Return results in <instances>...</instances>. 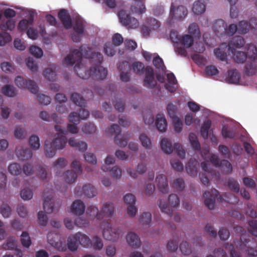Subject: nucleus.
Instances as JSON below:
<instances>
[{
  "mask_svg": "<svg viewBox=\"0 0 257 257\" xmlns=\"http://www.w3.org/2000/svg\"><path fill=\"white\" fill-rule=\"evenodd\" d=\"M82 58V53L77 49H74L64 58L63 64L64 66H72L76 63L74 67L75 71L77 75L82 79H86L91 76L94 79L103 80L106 77L107 70L106 68L101 66H97L88 70L81 63Z\"/></svg>",
  "mask_w": 257,
  "mask_h": 257,
  "instance_id": "f257e3e1",
  "label": "nucleus"
},
{
  "mask_svg": "<svg viewBox=\"0 0 257 257\" xmlns=\"http://www.w3.org/2000/svg\"><path fill=\"white\" fill-rule=\"evenodd\" d=\"M67 142L66 136L57 134L52 141L47 140L45 142L44 152L46 157L53 158L56 154V150L63 149Z\"/></svg>",
  "mask_w": 257,
  "mask_h": 257,
  "instance_id": "f03ea898",
  "label": "nucleus"
},
{
  "mask_svg": "<svg viewBox=\"0 0 257 257\" xmlns=\"http://www.w3.org/2000/svg\"><path fill=\"white\" fill-rule=\"evenodd\" d=\"M248 53V60L244 68V73L248 76L255 75L257 72V48L252 44L245 45Z\"/></svg>",
  "mask_w": 257,
  "mask_h": 257,
  "instance_id": "7ed1b4c3",
  "label": "nucleus"
},
{
  "mask_svg": "<svg viewBox=\"0 0 257 257\" xmlns=\"http://www.w3.org/2000/svg\"><path fill=\"white\" fill-rule=\"evenodd\" d=\"M86 212L88 215L95 216L98 220L104 217L110 218L114 213V206L112 203H106L99 211L96 206L90 205L87 207Z\"/></svg>",
  "mask_w": 257,
  "mask_h": 257,
  "instance_id": "20e7f679",
  "label": "nucleus"
},
{
  "mask_svg": "<svg viewBox=\"0 0 257 257\" xmlns=\"http://www.w3.org/2000/svg\"><path fill=\"white\" fill-rule=\"evenodd\" d=\"M160 145L162 150L166 154H170L174 150L181 159L184 158L185 152L180 144L175 143L174 147H173L170 140L166 138H163L161 140Z\"/></svg>",
  "mask_w": 257,
  "mask_h": 257,
  "instance_id": "39448f33",
  "label": "nucleus"
},
{
  "mask_svg": "<svg viewBox=\"0 0 257 257\" xmlns=\"http://www.w3.org/2000/svg\"><path fill=\"white\" fill-rule=\"evenodd\" d=\"M121 130L119 126L117 124L111 125L106 130V134L111 135H115L114 142L120 147H125L127 144V141L130 137L127 135L121 136Z\"/></svg>",
  "mask_w": 257,
  "mask_h": 257,
  "instance_id": "423d86ee",
  "label": "nucleus"
},
{
  "mask_svg": "<svg viewBox=\"0 0 257 257\" xmlns=\"http://www.w3.org/2000/svg\"><path fill=\"white\" fill-rule=\"evenodd\" d=\"M187 14L188 11L186 7L182 5L176 7L174 3H172L168 23L169 25H171L174 20L181 21Z\"/></svg>",
  "mask_w": 257,
  "mask_h": 257,
  "instance_id": "0eeeda50",
  "label": "nucleus"
},
{
  "mask_svg": "<svg viewBox=\"0 0 257 257\" xmlns=\"http://www.w3.org/2000/svg\"><path fill=\"white\" fill-rule=\"evenodd\" d=\"M240 239L239 249L241 250L244 249L247 252V257H256L257 250L250 247V245H252L254 247L257 246V243L254 241V238H252L251 241L249 238H246L245 234L242 233Z\"/></svg>",
  "mask_w": 257,
  "mask_h": 257,
  "instance_id": "6e6552de",
  "label": "nucleus"
},
{
  "mask_svg": "<svg viewBox=\"0 0 257 257\" xmlns=\"http://www.w3.org/2000/svg\"><path fill=\"white\" fill-rule=\"evenodd\" d=\"M168 201L169 204H166L164 201L160 200L159 202V206L162 212L171 215L173 212L172 207L178 206L179 205L180 199L176 194H172L169 195Z\"/></svg>",
  "mask_w": 257,
  "mask_h": 257,
  "instance_id": "1a4fd4ad",
  "label": "nucleus"
},
{
  "mask_svg": "<svg viewBox=\"0 0 257 257\" xmlns=\"http://www.w3.org/2000/svg\"><path fill=\"white\" fill-rule=\"evenodd\" d=\"M103 229V236L106 240L115 241H116L120 233L118 228H112L108 222H103L101 225Z\"/></svg>",
  "mask_w": 257,
  "mask_h": 257,
  "instance_id": "9d476101",
  "label": "nucleus"
},
{
  "mask_svg": "<svg viewBox=\"0 0 257 257\" xmlns=\"http://www.w3.org/2000/svg\"><path fill=\"white\" fill-rule=\"evenodd\" d=\"M118 16L121 23L128 28L135 29L139 26L138 20L130 16L126 11L120 10L118 13Z\"/></svg>",
  "mask_w": 257,
  "mask_h": 257,
  "instance_id": "9b49d317",
  "label": "nucleus"
},
{
  "mask_svg": "<svg viewBox=\"0 0 257 257\" xmlns=\"http://www.w3.org/2000/svg\"><path fill=\"white\" fill-rule=\"evenodd\" d=\"M16 85L22 89H28L32 93L36 94L38 91V86L33 80L25 79L23 77L18 76L15 80Z\"/></svg>",
  "mask_w": 257,
  "mask_h": 257,
  "instance_id": "f8f14e48",
  "label": "nucleus"
},
{
  "mask_svg": "<svg viewBox=\"0 0 257 257\" xmlns=\"http://www.w3.org/2000/svg\"><path fill=\"white\" fill-rule=\"evenodd\" d=\"M48 242L59 251H64L66 246L60 240V234L55 231L49 232L47 234Z\"/></svg>",
  "mask_w": 257,
  "mask_h": 257,
  "instance_id": "ddd939ff",
  "label": "nucleus"
},
{
  "mask_svg": "<svg viewBox=\"0 0 257 257\" xmlns=\"http://www.w3.org/2000/svg\"><path fill=\"white\" fill-rule=\"evenodd\" d=\"M203 196L205 198L204 200L205 205L209 209L214 208L216 199H219L220 201L223 200L219 192L215 189L212 190L211 192L208 191H205L203 194Z\"/></svg>",
  "mask_w": 257,
  "mask_h": 257,
  "instance_id": "4468645a",
  "label": "nucleus"
},
{
  "mask_svg": "<svg viewBox=\"0 0 257 257\" xmlns=\"http://www.w3.org/2000/svg\"><path fill=\"white\" fill-rule=\"evenodd\" d=\"M79 50L82 53V56L91 60L94 64H100L103 61L102 55L100 52H92V49L90 47H87L83 50V47L81 46Z\"/></svg>",
  "mask_w": 257,
  "mask_h": 257,
  "instance_id": "2eb2a0df",
  "label": "nucleus"
},
{
  "mask_svg": "<svg viewBox=\"0 0 257 257\" xmlns=\"http://www.w3.org/2000/svg\"><path fill=\"white\" fill-rule=\"evenodd\" d=\"M50 194L47 197H44V201L43 203V208L47 213L50 214L53 212H57L60 208L59 204H55L53 201V196L52 195V190L49 191Z\"/></svg>",
  "mask_w": 257,
  "mask_h": 257,
  "instance_id": "dca6fc26",
  "label": "nucleus"
},
{
  "mask_svg": "<svg viewBox=\"0 0 257 257\" xmlns=\"http://www.w3.org/2000/svg\"><path fill=\"white\" fill-rule=\"evenodd\" d=\"M157 81L155 78L153 68L147 66L145 68V76L144 79V86L148 88H154L157 85Z\"/></svg>",
  "mask_w": 257,
  "mask_h": 257,
  "instance_id": "f3484780",
  "label": "nucleus"
},
{
  "mask_svg": "<svg viewBox=\"0 0 257 257\" xmlns=\"http://www.w3.org/2000/svg\"><path fill=\"white\" fill-rule=\"evenodd\" d=\"M75 194L77 196L84 195L89 198H92L96 195L95 188L90 184L83 186L82 187L78 186L75 189Z\"/></svg>",
  "mask_w": 257,
  "mask_h": 257,
  "instance_id": "a211bd4d",
  "label": "nucleus"
},
{
  "mask_svg": "<svg viewBox=\"0 0 257 257\" xmlns=\"http://www.w3.org/2000/svg\"><path fill=\"white\" fill-rule=\"evenodd\" d=\"M58 17L65 29H69L72 27V19L67 10H61Z\"/></svg>",
  "mask_w": 257,
  "mask_h": 257,
  "instance_id": "6ab92c4d",
  "label": "nucleus"
},
{
  "mask_svg": "<svg viewBox=\"0 0 257 257\" xmlns=\"http://www.w3.org/2000/svg\"><path fill=\"white\" fill-rule=\"evenodd\" d=\"M34 13L33 12H30L28 19H23L21 20L18 25V30L21 32L27 31L29 27L32 25L34 22Z\"/></svg>",
  "mask_w": 257,
  "mask_h": 257,
  "instance_id": "aec40b11",
  "label": "nucleus"
},
{
  "mask_svg": "<svg viewBox=\"0 0 257 257\" xmlns=\"http://www.w3.org/2000/svg\"><path fill=\"white\" fill-rule=\"evenodd\" d=\"M245 44V41L241 36H237L233 37L227 44L228 48V50L231 52H233V50H235L237 48H241Z\"/></svg>",
  "mask_w": 257,
  "mask_h": 257,
  "instance_id": "412c9836",
  "label": "nucleus"
},
{
  "mask_svg": "<svg viewBox=\"0 0 257 257\" xmlns=\"http://www.w3.org/2000/svg\"><path fill=\"white\" fill-rule=\"evenodd\" d=\"M158 188L163 193H167L169 190L168 180L166 176L163 174L158 175L156 178Z\"/></svg>",
  "mask_w": 257,
  "mask_h": 257,
  "instance_id": "4be33fe9",
  "label": "nucleus"
},
{
  "mask_svg": "<svg viewBox=\"0 0 257 257\" xmlns=\"http://www.w3.org/2000/svg\"><path fill=\"white\" fill-rule=\"evenodd\" d=\"M85 206L84 203L79 199L74 201L71 207L72 213L78 216L82 215L85 211Z\"/></svg>",
  "mask_w": 257,
  "mask_h": 257,
  "instance_id": "5701e85b",
  "label": "nucleus"
},
{
  "mask_svg": "<svg viewBox=\"0 0 257 257\" xmlns=\"http://www.w3.org/2000/svg\"><path fill=\"white\" fill-rule=\"evenodd\" d=\"M126 241L130 246L134 248H139L141 241L139 236L134 232H129L126 236Z\"/></svg>",
  "mask_w": 257,
  "mask_h": 257,
  "instance_id": "b1692460",
  "label": "nucleus"
},
{
  "mask_svg": "<svg viewBox=\"0 0 257 257\" xmlns=\"http://www.w3.org/2000/svg\"><path fill=\"white\" fill-rule=\"evenodd\" d=\"M228 46L226 43L222 44L219 48H215L214 53L216 57L221 61H225L227 59L226 52Z\"/></svg>",
  "mask_w": 257,
  "mask_h": 257,
  "instance_id": "393cba45",
  "label": "nucleus"
},
{
  "mask_svg": "<svg viewBox=\"0 0 257 257\" xmlns=\"http://www.w3.org/2000/svg\"><path fill=\"white\" fill-rule=\"evenodd\" d=\"M156 125L158 131L160 132H165L167 130V122L165 115L163 114H158L156 116Z\"/></svg>",
  "mask_w": 257,
  "mask_h": 257,
  "instance_id": "a878e982",
  "label": "nucleus"
},
{
  "mask_svg": "<svg viewBox=\"0 0 257 257\" xmlns=\"http://www.w3.org/2000/svg\"><path fill=\"white\" fill-rule=\"evenodd\" d=\"M77 233L69 236L67 238V247L69 250L75 251L79 246V240Z\"/></svg>",
  "mask_w": 257,
  "mask_h": 257,
  "instance_id": "bb28decb",
  "label": "nucleus"
},
{
  "mask_svg": "<svg viewBox=\"0 0 257 257\" xmlns=\"http://www.w3.org/2000/svg\"><path fill=\"white\" fill-rule=\"evenodd\" d=\"M16 154L20 160L27 161L31 159L33 156L32 150L29 148L16 150Z\"/></svg>",
  "mask_w": 257,
  "mask_h": 257,
  "instance_id": "cd10ccee",
  "label": "nucleus"
},
{
  "mask_svg": "<svg viewBox=\"0 0 257 257\" xmlns=\"http://www.w3.org/2000/svg\"><path fill=\"white\" fill-rule=\"evenodd\" d=\"M56 66L55 64L50 65V67L45 69L44 71V76L49 81H55L57 77L56 73Z\"/></svg>",
  "mask_w": 257,
  "mask_h": 257,
  "instance_id": "c85d7f7f",
  "label": "nucleus"
},
{
  "mask_svg": "<svg viewBox=\"0 0 257 257\" xmlns=\"http://www.w3.org/2000/svg\"><path fill=\"white\" fill-rule=\"evenodd\" d=\"M240 79V75L236 69H231L228 71L227 81L229 83L236 84Z\"/></svg>",
  "mask_w": 257,
  "mask_h": 257,
  "instance_id": "c756f323",
  "label": "nucleus"
},
{
  "mask_svg": "<svg viewBox=\"0 0 257 257\" xmlns=\"http://www.w3.org/2000/svg\"><path fill=\"white\" fill-rule=\"evenodd\" d=\"M233 54V60L237 63H243L248 58V53L244 52L233 50V52H231Z\"/></svg>",
  "mask_w": 257,
  "mask_h": 257,
  "instance_id": "7c9ffc66",
  "label": "nucleus"
},
{
  "mask_svg": "<svg viewBox=\"0 0 257 257\" xmlns=\"http://www.w3.org/2000/svg\"><path fill=\"white\" fill-rule=\"evenodd\" d=\"M68 143L70 146L75 148L81 152H84L87 148V144L83 141H76L73 138L69 139Z\"/></svg>",
  "mask_w": 257,
  "mask_h": 257,
  "instance_id": "2f4dec72",
  "label": "nucleus"
},
{
  "mask_svg": "<svg viewBox=\"0 0 257 257\" xmlns=\"http://www.w3.org/2000/svg\"><path fill=\"white\" fill-rule=\"evenodd\" d=\"M206 10V6L203 2L200 1H195L193 5L192 10L193 13L196 15L203 14Z\"/></svg>",
  "mask_w": 257,
  "mask_h": 257,
  "instance_id": "473e14b6",
  "label": "nucleus"
},
{
  "mask_svg": "<svg viewBox=\"0 0 257 257\" xmlns=\"http://www.w3.org/2000/svg\"><path fill=\"white\" fill-rule=\"evenodd\" d=\"M77 234L78 235L79 244L86 248L92 247V243L89 237L80 232H77Z\"/></svg>",
  "mask_w": 257,
  "mask_h": 257,
  "instance_id": "72a5a7b5",
  "label": "nucleus"
},
{
  "mask_svg": "<svg viewBox=\"0 0 257 257\" xmlns=\"http://www.w3.org/2000/svg\"><path fill=\"white\" fill-rule=\"evenodd\" d=\"M198 162L195 159H190L186 166V170L187 173L190 175H194L197 174L196 166Z\"/></svg>",
  "mask_w": 257,
  "mask_h": 257,
  "instance_id": "f704fd0d",
  "label": "nucleus"
},
{
  "mask_svg": "<svg viewBox=\"0 0 257 257\" xmlns=\"http://www.w3.org/2000/svg\"><path fill=\"white\" fill-rule=\"evenodd\" d=\"M2 246L5 250H14L17 246V240L15 237L10 236L3 243Z\"/></svg>",
  "mask_w": 257,
  "mask_h": 257,
  "instance_id": "c9c22d12",
  "label": "nucleus"
},
{
  "mask_svg": "<svg viewBox=\"0 0 257 257\" xmlns=\"http://www.w3.org/2000/svg\"><path fill=\"white\" fill-rule=\"evenodd\" d=\"M71 100L76 105H78L81 107L86 106V100L83 97L78 93H73L71 95Z\"/></svg>",
  "mask_w": 257,
  "mask_h": 257,
  "instance_id": "e433bc0d",
  "label": "nucleus"
},
{
  "mask_svg": "<svg viewBox=\"0 0 257 257\" xmlns=\"http://www.w3.org/2000/svg\"><path fill=\"white\" fill-rule=\"evenodd\" d=\"M136 6H132L131 10L133 12L142 14L145 12L146 8L144 3V0H135Z\"/></svg>",
  "mask_w": 257,
  "mask_h": 257,
  "instance_id": "4c0bfd02",
  "label": "nucleus"
},
{
  "mask_svg": "<svg viewBox=\"0 0 257 257\" xmlns=\"http://www.w3.org/2000/svg\"><path fill=\"white\" fill-rule=\"evenodd\" d=\"M213 28L215 32L225 33L227 30V24L222 19H218L214 23Z\"/></svg>",
  "mask_w": 257,
  "mask_h": 257,
  "instance_id": "58836bf2",
  "label": "nucleus"
},
{
  "mask_svg": "<svg viewBox=\"0 0 257 257\" xmlns=\"http://www.w3.org/2000/svg\"><path fill=\"white\" fill-rule=\"evenodd\" d=\"M15 27V21L12 19H9L6 22L3 21L0 24V29L3 31H12Z\"/></svg>",
  "mask_w": 257,
  "mask_h": 257,
  "instance_id": "ea45409f",
  "label": "nucleus"
},
{
  "mask_svg": "<svg viewBox=\"0 0 257 257\" xmlns=\"http://www.w3.org/2000/svg\"><path fill=\"white\" fill-rule=\"evenodd\" d=\"M133 72L136 74L142 75L145 72V68L144 64L139 61L134 62L131 66Z\"/></svg>",
  "mask_w": 257,
  "mask_h": 257,
  "instance_id": "a19ab883",
  "label": "nucleus"
},
{
  "mask_svg": "<svg viewBox=\"0 0 257 257\" xmlns=\"http://www.w3.org/2000/svg\"><path fill=\"white\" fill-rule=\"evenodd\" d=\"M2 92L6 96L13 97L16 95L17 90L14 86L7 84L3 87Z\"/></svg>",
  "mask_w": 257,
  "mask_h": 257,
  "instance_id": "79ce46f5",
  "label": "nucleus"
},
{
  "mask_svg": "<svg viewBox=\"0 0 257 257\" xmlns=\"http://www.w3.org/2000/svg\"><path fill=\"white\" fill-rule=\"evenodd\" d=\"M77 178L76 172L72 170L67 171L64 174V179L66 182L72 184L75 181Z\"/></svg>",
  "mask_w": 257,
  "mask_h": 257,
  "instance_id": "37998d69",
  "label": "nucleus"
},
{
  "mask_svg": "<svg viewBox=\"0 0 257 257\" xmlns=\"http://www.w3.org/2000/svg\"><path fill=\"white\" fill-rule=\"evenodd\" d=\"M194 39L192 36L189 35H185L180 38L179 44H181L186 48H189L193 44Z\"/></svg>",
  "mask_w": 257,
  "mask_h": 257,
  "instance_id": "c03bdc74",
  "label": "nucleus"
},
{
  "mask_svg": "<svg viewBox=\"0 0 257 257\" xmlns=\"http://www.w3.org/2000/svg\"><path fill=\"white\" fill-rule=\"evenodd\" d=\"M21 242L23 247L28 248L32 244L31 238L27 231H23L21 235Z\"/></svg>",
  "mask_w": 257,
  "mask_h": 257,
  "instance_id": "a18cd8bd",
  "label": "nucleus"
},
{
  "mask_svg": "<svg viewBox=\"0 0 257 257\" xmlns=\"http://www.w3.org/2000/svg\"><path fill=\"white\" fill-rule=\"evenodd\" d=\"M250 29V25L246 21L242 20L238 25V33L240 34L247 33Z\"/></svg>",
  "mask_w": 257,
  "mask_h": 257,
  "instance_id": "49530a36",
  "label": "nucleus"
},
{
  "mask_svg": "<svg viewBox=\"0 0 257 257\" xmlns=\"http://www.w3.org/2000/svg\"><path fill=\"white\" fill-rule=\"evenodd\" d=\"M211 121L208 119L205 121L201 126L200 132L202 137L204 139H207L208 137V131L211 126Z\"/></svg>",
  "mask_w": 257,
  "mask_h": 257,
  "instance_id": "de8ad7c7",
  "label": "nucleus"
},
{
  "mask_svg": "<svg viewBox=\"0 0 257 257\" xmlns=\"http://www.w3.org/2000/svg\"><path fill=\"white\" fill-rule=\"evenodd\" d=\"M8 170L12 175L16 176L20 175L22 172L21 166L17 163L10 164L9 166Z\"/></svg>",
  "mask_w": 257,
  "mask_h": 257,
  "instance_id": "09e8293b",
  "label": "nucleus"
},
{
  "mask_svg": "<svg viewBox=\"0 0 257 257\" xmlns=\"http://www.w3.org/2000/svg\"><path fill=\"white\" fill-rule=\"evenodd\" d=\"M188 32L194 37H200V32L198 25L193 23L191 24L188 28Z\"/></svg>",
  "mask_w": 257,
  "mask_h": 257,
  "instance_id": "8fccbe9b",
  "label": "nucleus"
},
{
  "mask_svg": "<svg viewBox=\"0 0 257 257\" xmlns=\"http://www.w3.org/2000/svg\"><path fill=\"white\" fill-rule=\"evenodd\" d=\"M82 131L86 134H92L96 131V127L93 123L88 122L82 126Z\"/></svg>",
  "mask_w": 257,
  "mask_h": 257,
  "instance_id": "3c124183",
  "label": "nucleus"
},
{
  "mask_svg": "<svg viewBox=\"0 0 257 257\" xmlns=\"http://www.w3.org/2000/svg\"><path fill=\"white\" fill-rule=\"evenodd\" d=\"M139 139L142 146L147 149L151 148L152 143L150 138L145 134H142L140 136Z\"/></svg>",
  "mask_w": 257,
  "mask_h": 257,
  "instance_id": "603ef678",
  "label": "nucleus"
},
{
  "mask_svg": "<svg viewBox=\"0 0 257 257\" xmlns=\"http://www.w3.org/2000/svg\"><path fill=\"white\" fill-rule=\"evenodd\" d=\"M218 167H221L223 172L226 174L230 173L232 170V165L226 160H223L221 161Z\"/></svg>",
  "mask_w": 257,
  "mask_h": 257,
  "instance_id": "864d4df0",
  "label": "nucleus"
},
{
  "mask_svg": "<svg viewBox=\"0 0 257 257\" xmlns=\"http://www.w3.org/2000/svg\"><path fill=\"white\" fill-rule=\"evenodd\" d=\"M29 144L31 148L37 150L40 148V143L39 138L37 135H32L29 138Z\"/></svg>",
  "mask_w": 257,
  "mask_h": 257,
  "instance_id": "5fc2aeb1",
  "label": "nucleus"
},
{
  "mask_svg": "<svg viewBox=\"0 0 257 257\" xmlns=\"http://www.w3.org/2000/svg\"><path fill=\"white\" fill-rule=\"evenodd\" d=\"M147 25L152 30H155L160 26V22L154 18L148 19L146 22Z\"/></svg>",
  "mask_w": 257,
  "mask_h": 257,
  "instance_id": "6e6d98bb",
  "label": "nucleus"
},
{
  "mask_svg": "<svg viewBox=\"0 0 257 257\" xmlns=\"http://www.w3.org/2000/svg\"><path fill=\"white\" fill-rule=\"evenodd\" d=\"M104 52L105 54L108 56H112L115 53V50H114V46L109 42L105 44Z\"/></svg>",
  "mask_w": 257,
  "mask_h": 257,
  "instance_id": "4d7b16f0",
  "label": "nucleus"
},
{
  "mask_svg": "<svg viewBox=\"0 0 257 257\" xmlns=\"http://www.w3.org/2000/svg\"><path fill=\"white\" fill-rule=\"evenodd\" d=\"M30 53L36 58H41L43 55L42 50L36 46H32L29 49Z\"/></svg>",
  "mask_w": 257,
  "mask_h": 257,
  "instance_id": "13d9d810",
  "label": "nucleus"
},
{
  "mask_svg": "<svg viewBox=\"0 0 257 257\" xmlns=\"http://www.w3.org/2000/svg\"><path fill=\"white\" fill-rule=\"evenodd\" d=\"M93 243L92 246L96 250L101 249L103 246V244L101 239L97 236V235L94 236L92 237Z\"/></svg>",
  "mask_w": 257,
  "mask_h": 257,
  "instance_id": "bf43d9fd",
  "label": "nucleus"
},
{
  "mask_svg": "<svg viewBox=\"0 0 257 257\" xmlns=\"http://www.w3.org/2000/svg\"><path fill=\"white\" fill-rule=\"evenodd\" d=\"M180 249L182 253L184 255H188L192 252L191 247L186 241L183 242L180 244Z\"/></svg>",
  "mask_w": 257,
  "mask_h": 257,
  "instance_id": "052dcab7",
  "label": "nucleus"
},
{
  "mask_svg": "<svg viewBox=\"0 0 257 257\" xmlns=\"http://www.w3.org/2000/svg\"><path fill=\"white\" fill-rule=\"evenodd\" d=\"M167 110L168 114L171 118L173 119L177 117L176 115L177 108L176 105L172 103H169L167 107Z\"/></svg>",
  "mask_w": 257,
  "mask_h": 257,
  "instance_id": "680f3d73",
  "label": "nucleus"
},
{
  "mask_svg": "<svg viewBox=\"0 0 257 257\" xmlns=\"http://www.w3.org/2000/svg\"><path fill=\"white\" fill-rule=\"evenodd\" d=\"M68 164L67 160L64 158L58 159L54 163V167L55 170L64 168Z\"/></svg>",
  "mask_w": 257,
  "mask_h": 257,
  "instance_id": "e2e57ef3",
  "label": "nucleus"
},
{
  "mask_svg": "<svg viewBox=\"0 0 257 257\" xmlns=\"http://www.w3.org/2000/svg\"><path fill=\"white\" fill-rule=\"evenodd\" d=\"M84 25L80 21H76L73 26V30L76 33L83 34L84 32Z\"/></svg>",
  "mask_w": 257,
  "mask_h": 257,
  "instance_id": "0e129e2a",
  "label": "nucleus"
},
{
  "mask_svg": "<svg viewBox=\"0 0 257 257\" xmlns=\"http://www.w3.org/2000/svg\"><path fill=\"white\" fill-rule=\"evenodd\" d=\"M26 65L27 67L33 72L38 71V65L35 63L33 58L29 57L26 60Z\"/></svg>",
  "mask_w": 257,
  "mask_h": 257,
  "instance_id": "69168bd1",
  "label": "nucleus"
},
{
  "mask_svg": "<svg viewBox=\"0 0 257 257\" xmlns=\"http://www.w3.org/2000/svg\"><path fill=\"white\" fill-rule=\"evenodd\" d=\"M173 187L174 188L182 191L185 188V183L182 178H177L174 180L173 183Z\"/></svg>",
  "mask_w": 257,
  "mask_h": 257,
  "instance_id": "338daca9",
  "label": "nucleus"
},
{
  "mask_svg": "<svg viewBox=\"0 0 257 257\" xmlns=\"http://www.w3.org/2000/svg\"><path fill=\"white\" fill-rule=\"evenodd\" d=\"M249 231L254 236H257V221L251 220L249 221Z\"/></svg>",
  "mask_w": 257,
  "mask_h": 257,
  "instance_id": "774afa93",
  "label": "nucleus"
}]
</instances>
